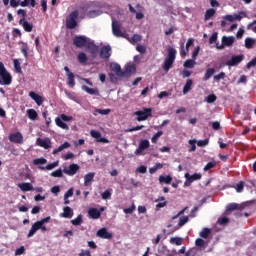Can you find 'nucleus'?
Here are the masks:
<instances>
[{
    "instance_id": "obj_1",
    "label": "nucleus",
    "mask_w": 256,
    "mask_h": 256,
    "mask_svg": "<svg viewBox=\"0 0 256 256\" xmlns=\"http://www.w3.org/2000/svg\"><path fill=\"white\" fill-rule=\"evenodd\" d=\"M175 57H177V50L173 47L168 48V55L164 60L162 69L166 71V73L173 67V63H175Z\"/></svg>"
},
{
    "instance_id": "obj_2",
    "label": "nucleus",
    "mask_w": 256,
    "mask_h": 256,
    "mask_svg": "<svg viewBox=\"0 0 256 256\" xmlns=\"http://www.w3.org/2000/svg\"><path fill=\"white\" fill-rule=\"evenodd\" d=\"M0 85H10L13 81V77L5 68V64L0 62Z\"/></svg>"
},
{
    "instance_id": "obj_3",
    "label": "nucleus",
    "mask_w": 256,
    "mask_h": 256,
    "mask_svg": "<svg viewBox=\"0 0 256 256\" xmlns=\"http://www.w3.org/2000/svg\"><path fill=\"white\" fill-rule=\"evenodd\" d=\"M77 19H79V10H74L66 18V29H75L77 27Z\"/></svg>"
},
{
    "instance_id": "obj_4",
    "label": "nucleus",
    "mask_w": 256,
    "mask_h": 256,
    "mask_svg": "<svg viewBox=\"0 0 256 256\" xmlns=\"http://www.w3.org/2000/svg\"><path fill=\"white\" fill-rule=\"evenodd\" d=\"M90 42L91 40L87 38V36L83 35L75 36L73 38V46L77 47L78 49H83V47L87 48V45H89Z\"/></svg>"
},
{
    "instance_id": "obj_5",
    "label": "nucleus",
    "mask_w": 256,
    "mask_h": 256,
    "mask_svg": "<svg viewBox=\"0 0 256 256\" xmlns=\"http://www.w3.org/2000/svg\"><path fill=\"white\" fill-rule=\"evenodd\" d=\"M235 43V37L233 36H223L222 37V44L219 45V43L216 44V49H225V47H233V44Z\"/></svg>"
},
{
    "instance_id": "obj_6",
    "label": "nucleus",
    "mask_w": 256,
    "mask_h": 256,
    "mask_svg": "<svg viewBox=\"0 0 256 256\" xmlns=\"http://www.w3.org/2000/svg\"><path fill=\"white\" fill-rule=\"evenodd\" d=\"M151 108H144L143 111H136L134 114L137 115V121H146L151 117Z\"/></svg>"
},
{
    "instance_id": "obj_7",
    "label": "nucleus",
    "mask_w": 256,
    "mask_h": 256,
    "mask_svg": "<svg viewBox=\"0 0 256 256\" xmlns=\"http://www.w3.org/2000/svg\"><path fill=\"white\" fill-rule=\"evenodd\" d=\"M112 33L115 37H125L123 31H121V26L119 25V21L112 20Z\"/></svg>"
},
{
    "instance_id": "obj_8",
    "label": "nucleus",
    "mask_w": 256,
    "mask_h": 256,
    "mask_svg": "<svg viewBox=\"0 0 256 256\" xmlns=\"http://www.w3.org/2000/svg\"><path fill=\"white\" fill-rule=\"evenodd\" d=\"M79 169L80 167L78 164H70L68 168L63 169V173H65V175H69V177H73V175L77 174Z\"/></svg>"
},
{
    "instance_id": "obj_9",
    "label": "nucleus",
    "mask_w": 256,
    "mask_h": 256,
    "mask_svg": "<svg viewBox=\"0 0 256 256\" xmlns=\"http://www.w3.org/2000/svg\"><path fill=\"white\" fill-rule=\"evenodd\" d=\"M64 71L66 72V75L68 77V87H75V74H73V72H71V70L67 66L64 67Z\"/></svg>"
},
{
    "instance_id": "obj_10",
    "label": "nucleus",
    "mask_w": 256,
    "mask_h": 256,
    "mask_svg": "<svg viewBox=\"0 0 256 256\" xmlns=\"http://www.w3.org/2000/svg\"><path fill=\"white\" fill-rule=\"evenodd\" d=\"M243 57H244L243 55L232 56L231 59L226 62V65L228 67H235L239 65L241 61H243Z\"/></svg>"
},
{
    "instance_id": "obj_11",
    "label": "nucleus",
    "mask_w": 256,
    "mask_h": 256,
    "mask_svg": "<svg viewBox=\"0 0 256 256\" xmlns=\"http://www.w3.org/2000/svg\"><path fill=\"white\" fill-rule=\"evenodd\" d=\"M112 54V48L109 45L103 46L100 50V59H109Z\"/></svg>"
},
{
    "instance_id": "obj_12",
    "label": "nucleus",
    "mask_w": 256,
    "mask_h": 256,
    "mask_svg": "<svg viewBox=\"0 0 256 256\" xmlns=\"http://www.w3.org/2000/svg\"><path fill=\"white\" fill-rule=\"evenodd\" d=\"M90 135L96 139L97 143H109V139L101 137V132L97 130H91Z\"/></svg>"
},
{
    "instance_id": "obj_13",
    "label": "nucleus",
    "mask_w": 256,
    "mask_h": 256,
    "mask_svg": "<svg viewBox=\"0 0 256 256\" xmlns=\"http://www.w3.org/2000/svg\"><path fill=\"white\" fill-rule=\"evenodd\" d=\"M97 237L101 239H113V234L107 231V228H101L96 233Z\"/></svg>"
},
{
    "instance_id": "obj_14",
    "label": "nucleus",
    "mask_w": 256,
    "mask_h": 256,
    "mask_svg": "<svg viewBox=\"0 0 256 256\" xmlns=\"http://www.w3.org/2000/svg\"><path fill=\"white\" fill-rule=\"evenodd\" d=\"M137 72V67L133 64H127L125 71L122 72L123 77H129Z\"/></svg>"
},
{
    "instance_id": "obj_15",
    "label": "nucleus",
    "mask_w": 256,
    "mask_h": 256,
    "mask_svg": "<svg viewBox=\"0 0 256 256\" xmlns=\"http://www.w3.org/2000/svg\"><path fill=\"white\" fill-rule=\"evenodd\" d=\"M9 141H11V143H18L21 145V143H23V134H21V132L10 134Z\"/></svg>"
},
{
    "instance_id": "obj_16",
    "label": "nucleus",
    "mask_w": 256,
    "mask_h": 256,
    "mask_svg": "<svg viewBox=\"0 0 256 256\" xmlns=\"http://www.w3.org/2000/svg\"><path fill=\"white\" fill-rule=\"evenodd\" d=\"M86 49H88V51H90V53H91V55H93V57H95L97 55V53H99V46H97L95 44V42H93L91 40H90V42H88Z\"/></svg>"
},
{
    "instance_id": "obj_17",
    "label": "nucleus",
    "mask_w": 256,
    "mask_h": 256,
    "mask_svg": "<svg viewBox=\"0 0 256 256\" xmlns=\"http://www.w3.org/2000/svg\"><path fill=\"white\" fill-rule=\"evenodd\" d=\"M110 69L117 75V77H123V70L121 69V65L118 63H111Z\"/></svg>"
},
{
    "instance_id": "obj_18",
    "label": "nucleus",
    "mask_w": 256,
    "mask_h": 256,
    "mask_svg": "<svg viewBox=\"0 0 256 256\" xmlns=\"http://www.w3.org/2000/svg\"><path fill=\"white\" fill-rule=\"evenodd\" d=\"M29 97L35 101L36 105L41 106L43 105V96H40L39 94L35 92H30Z\"/></svg>"
},
{
    "instance_id": "obj_19",
    "label": "nucleus",
    "mask_w": 256,
    "mask_h": 256,
    "mask_svg": "<svg viewBox=\"0 0 256 256\" xmlns=\"http://www.w3.org/2000/svg\"><path fill=\"white\" fill-rule=\"evenodd\" d=\"M19 25H22L24 31L31 33L33 31V24L27 22L25 19H20Z\"/></svg>"
},
{
    "instance_id": "obj_20",
    "label": "nucleus",
    "mask_w": 256,
    "mask_h": 256,
    "mask_svg": "<svg viewBox=\"0 0 256 256\" xmlns=\"http://www.w3.org/2000/svg\"><path fill=\"white\" fill-rule=\"evenodd\" d=\"M39 229H41V226H40L39 222H35L32 225L29 233L27 234V238L31 239V237H33V235H35L39 231Z\"/></svg>"
},
{
    "instance_id": "obj_21",
    "label": "nucleus",
    "mask_w": 256,
    "mask_h": 256,
    "mask_svg": "<svg viewBox=\"0 0 256 256\" xmlns=\"http://www.w3.org/2000/svg\"><path fill=\"white\" fill-rule=\"evenodd\" d=\"M36 143L39 147H43V149H51V141L49 140L37 138Z\"/></svg>"
},
{
    "instance_id": "obj_22",
    "label": "nucleus",
    "mask_w": 256,
    "mask_h": 256,
    "mask_svg": "<svg viewBox=\"0 0 256 256\" xmlns=\"http://www.w3.org/2000/svg\"><path fill=\"white\" fill-rule=\"evenodd\" d=\"M88 215L91 219H99L101 217V211L97 208H90L88 210Z\"/></svg>"
},
{
    "instance_id": "obj_23",
    "label": "nucleus",
    "mask_w": 256,
    "mask_h": 256,
    "mask_svg": "<svg viewBox=\"0 0 256 256\" xmlns=\"http://www.w3.org/2000/svg\"><path fill=\"white\" fill-rule=\"evenodd\" d=\"M241 19H243V16H241V14H228L224 16V20L229 21L230 23H233V21H241Z\"/></svg>"
},
{
    "instance_id": "obj_24",
    "label": "nucleus",
    "mask_w": 256,
    "mask_h": 256,
    "mask_svg": "<svg viewBox=\"0 0 256 256\" xmlns=\"http://www.w3.org/2000/svg\"><path fill=\"white\" fill-rule=\"evenodd\" d=\"M184 177L187 179V181H191L193 183V181H199V179H201V174L194 173L193 175H190L189 172H187L185 173Z\"/></svg>"
},
{
    "instance_id": "obj_25",
    "label": "nucleus",
    "mask_w": 256,
    "mask_h": 256,
    "mask_svg": "<svg viewBox=\"0 0 256 256\" xmlns=\"http://www.w3.org/2000/svg\"><path fill=\"white\" fill-rule=\"evenodd\" d=\"M69 147H71V144L69 142H64L58 148L54 149L52 154L57 155V153H61V151H65V149H69Z\"/></svg>"
},
{
    "instance_id": "obj_26",
    "label": "nucleus",
    "mask_w": 256,
    "mask_h": 256,
    "mask_svg": "<svg viewBox=\"0 0 256 256\" xmlns=\"http://www.w3.org/2000/svg\"><path fill=\"white\" fill-rule=\"evenodd\" d=\"M63 211L64 212L62 213V217H64V219H71V217H73V210L71 207L65 206Z\"/></svg>"
},
{
    "instance_id": "obj_27",
    "label": "nucleus",
    "mask_w": 256,
    "mask_h": 256,
    "mask_svg": "<svg viewBox=\"0 0 256 256\" xmlns=\"http://www.w3.org/2000/svg\"><path fill=\"white\" fill-rule=\"evenodd\" d=\"M55 123H56L57 127H60V129H64L65 131H69V126L67 125V123L63 122V120L60 117H57L55 119Z\"/></svg>"
},
{
    "instance_id": "obj_28",
    "label": "nucleus",
    "mask_w": 256,
    "mask_h": 256,
    "mask_svg": "<svg viewBox=\"0 0 256 256\" xmlns=\"http://www.w3.org/2000/svg\"><path fill=\"white\" fill-rule=\"evenodd\" d=\"M55 167H59V161H55L53 163H50V164L46 165L45 167L44 166H39V169L41 171H45V169L47 171H51V169H55Z\"/></svg>"
},
{
    "instance_id": "obj_29",
    "label": "nucleus",
    "mask_w": 256,
    "mask_h": 256,
    "mask_svg": "<svg viewBox=\"0 0 256 256\" xmlns=\"http://www.w3.org/2000/svg\"><path fill=\"white\" fill-rule=\"evenodd\" d=\"M19 189L21 191L27 192V191H33V184L32 183H20L18 185Z\"/></svg>"
},
{
    "instance_id": "obj_30",
    "label": "nucleus",
    "mask_w": 256,
    "mask_h": 256,
    "mask_svg": "<svg viewBox=\"0 0 256 256\" xmlns=\"http://www.w3.org/2000/svg\"><path fill=\"white\" fill-rule=\"evenodd\" d=\"M27 116L29 119H31V121H37V117H39V114H37V111L35 109H28Z\"/></svg>"
},
{
    "instance_id": "obj_31",
    "label": "nucleus",
    "mask_w": 256,
    "mask_h": 256,
    "mask_svg": "<svg viewBox=\"0 0 256 256\" xmlns=\"http://www.w3.org/2000/svg\"><path fill=\"white\" fill-rule=\"evenodd\" d=\"M83 91H86L89 95H99V90L97 88H90L89 86H82Z\"/></svg>"
},
{
    "instance_id": "obj_32",
    "label": "nucleus",
    "mask_w": 256,
    "mask_h": 256,
    "mask_svg": "<svg viewBox=\"0 0 256 256\" xmlns=\"http://www.w3.org/2000/svg\"><path fill=\"white\" fill-rule=\"evenodd\" d=\"M95 178V172H90L84 176V185L87 187L91 181Z\"/></svg>"
},
{
    "instance_id": "obj_33",
    "label": "nucleus",
    "mask_w": 256,
    "mask_h": 256,
    "mask_svg": "<svg viewBox=\"0 0 256 256\" xmlns=\"http://www.w3.org/2000/svg\"><path fill=\"white\" fill-rule=\"evenodd\" d=\"M256 44L255 38H246L245 39V47L246 49H253V46Z\"/></svg>"
},
{
    "instance_id": "obj_34",
    "label": "nucleus",
    "mask_w": 256,
    "mask_h": 256,
    "mask_svg": "<svg viewBox=\"0 0 256 256\" xmlns=\"http://www.w3.org/2000/svg\"><path fill=\"white\" fill-rule=\"evenodd\" d=\"M171 181H173V178L170 175H168V176L160 175L159 176L160 183H165L166 185H169V184H171Z\"/></svg>"
},
{
    "instance_id": "obj_35",
    "label": "nucleus",
    "mask_w": 256,
    "mask_h": 256,
    "mask_svg": "<svg viewBox=\"0 0 256 256\" xmlns=\"http://www.w3.org/2000/svg\"><path fill=\"white\" fill-rule=\"evenodd\" d=\"M215 75V68H208L204 75V81H209Z\"/></svg>"
},
{
    "instance_id": "obj_36",
    "label": "nucleus",
    "mask_w": 256,
    "mask_h": 256,
    "mask_svg": "<svg viewBox=\"0 0 256 256\" xmlns=\"http://www.w3.org/2000/svg\"><path fill=\"white\" fill-rule=\"evenodd\" d=\"M78 61L81 63V65H85V63L89 61V58H87V54H85V52H80L78 54Z\"/></svg>"
},
{
    "instance_id": "obj_37",
    "label": "nucleus",
    "mask_w": 256,
    "mask_h": 256,
    "mask_svg": "<svg viewBox=\"0 0 256 256\" xmlns=\"http://www.w3.org/2000/svg\"><path fill=\"white\" fill-rule=\"evenodd\" d=\"M192 86H193V80L188 79L186 81V84H185L184 88H183V94L187 95V93H189V91H191Z\"/></svg>"
},
{
    "instance_id": "obj_38",
    "label": "nucleus",
    "mask_w": 256,
    "mask_h": 256,
    "mask_svg": "<svg viewBox=\"0 0 256 256\" xmlns=\"http://www.w3.org/2000/svg\"><path fill=\"white\" fill-rule=\"evenodd\" d=\"M195 65H197V62H195V60L192 59H188L184 62V67L185 69H193V67H195Z\"/></svg>"
},
{
    "instance_id": "obj_39",
    "label": "nucleus",
    "mask_w": 256,
    "mask_h": 256,
    "mask_svg": "<svg viewBox=\"0 0 256 256\" xmlns=\"http://www.w3.org/2000/svg\"><path fill=\"white\" fill-rule=\"evenodd\" d=\"M199 235L202 237V239H207L211 235V229L203 228Z\"/></svg>"
},
{
    "instance_id": "obj_40",
    "label": "nucleus",
    "mask_w": 256,
    "mask_h": 256,
    "mask_svg": "<svg viewBox=\"0 0 256 256\" xmlns=\"http://www.w3.org/2000/svg\"><path fill=\"white\" fill-rule=\"evenodd\" d=\"M236 209H239V211H241L243 207L237 203H231L227 206V211H236Z\"/></svg>"
},
{
    "instance_id": "obj_41",
    "label": "nucleus",
    "mask_w": 256,
    "mask_h": 256,
    "mask_svg": "<svg viewBox=\"0 0 256 256\" xmlns=\"http://www.w3.org/2000/svg\"><path fill=\"white\" fill-rule=\"evenodd\" d=\"M214 15H215V9H213V8L207 9L205 12V21H209V19L211 17H213Z\"/></svg>"
},
{
    "instance_id": "obj_42",
    "label": "nucleus",
    "mask_w": 256,
    "mask_h": 256,
    "mask_svg": "<svg viewBox=\"0 0 256 256\" xmlns=\"http://www.w3.org/2000/svg\"><path fill=\"white\" fill-rule=\"evenodd\" d=\"M97 113L99 115H109V113H111V109L107 108V109H96L94 112V115H97Z\"/></svg>"
},
{
    "instance_id": "obj_43",
    "label": "nucleus",
    "mask_w": 256,
    "mask_h": 256,
    "mask_svg": "<svg viewBox=\"0 0 256 256\" xmlns=\"http://www.w3.org/2000/svg\"><path fill=\"white\" fill-rule=\"evenodd\" d=\"M72 225H81V223H83V216L82 215H78L75 219L71 220Z\"/></svg>"
},
{
    "instance_id": "obj_44",
    "label": "nucleus",
    "mask_w": 256,
    "mask_h": 256,
    "mask_svg": "<svg viewBox=\"0 0 256 256\" xmlns=\"http://www.w3.org/2000/svg\"><path fill=\"white\" fill-rule=\"evenodd\" d=\"M47 163V159L41 157V158H36L33 160V165H45Z\"/></svg>"
},
{
    "instance_id": "obj_45",
    "label": "nucleus",
    "mask_w": 256,
    "mask_h": 256,
    "mask_svg": "<svg viewBox=\"0 0 256 256\" xmlns=\"http://www.w3.org/2000/svg\"><path fill=\"white\" fill-rule=\"evenodd\" d=\"M186 223H189V216H182L179 219L178 227H183Z\"/></svg>"
},
{
    "instance_id": "obj_46",
    "label": "nucleus",
    "mask_w": 256,
    "mask_h": 256,
    "mask_svg": "<svg viewBox=\"0 0 256 256\" xmlns=\"http://www.w3.org/2000/svg\"><path fill=\"white\" fill-rule=\"evenodd\" d=\"M214 167H217V162L213 161V162H208L205 166H204V171H211V169H213Z\"/></svg>"
},
{
    "instance_id": "obj_47",
    "label": "nucleus",
    "mask_w": 256,
    "mask_h": 256,
    "mask_svg": "<svg viewBox=\"0 0 256 256\" xmlns=\"http://www.w3.org/2000/svg\"><path fill=\"white\" fill-rule=\"evenodd\" d=\"M206 103H215V101H217V96L215 94H209L206 98H205Z\"/></svg>"
},
{
    "instance_id": "obj_48",
    "label": "nucleus",
    "mask_w": 256,
    "mask_h": 256,
    "mask_svg": "<svg viewBox=\"0 0 256 256\" xmlns=\"http://www.w3.org/2000/svg\"><path fill=\"white\" fill-rule=\"evenodd\" d=\"M170 243H174L175 245H182L183 244V238L172 237L170 239Z\"/></svg>"
},
{
    "instance_id": "obj_49",
    "label": "nucleus",
    "mask_w": 256,
    "mask_h": 256,
    "mask_svg": "<svg viewBox=\"0 0 256 256\" xmlns=\"http://www.w3.org/2000/svg\"><path fill=\"white\" fill-rule=\"evenodd\" d=\"M189 145H191V148L189 149L190 153H193V151L197 150V140H189Z\"/></svg>"
},
{
    "instance_id": "obj_50",
    "label": "nucleus",
    "mask_w": 256,
    "mask_h": 256,
    "mask_svg": "<svg viewBox=\"0 0 256 256\" xmlns=\"http://www.w3.org/2000/svg\"><path fill=\"white\" fill-rule=\"evenodd\" d=\"M13 63H14V69L17 73H21L22 70H21V63H19V60L17 59H14L13 60Z\"/></svg>"
},
{
    "instance_id": "obj_51",
    "label": "nucleus",
    "mask_w": 256,
    "mask_h": 256,
    "mask_svg": "<svg viewBox=\"0 0 256 256\" xmlns=\"http://www.w3.org/2000/svg\"><path fill=\"white\" fill-rule=\"evenodd\" d=\"M51 177H63V170L60 168L56 171H53L51 174H50Z\"/></svg>"
},
{
    "instance_id": "obj_52",
    "label": "nucleus",
    "mask_w": 256,
    "mask_h": 256,
    "mask_svg": "<svg viewBox=\"0 0 256 256\" xmlns=\"http://www.w3.org/2000/svg\"><path fill=\"white\" fill-rule=\"evenodd\" d=\"M244 187H245V182H244V181H240V182L236 185V191H237V193H242Z\"/></svg>"
},
{
    "instance_id": "obj_53",
    "label": "nucleus",
    "mask_w": 256,
    "mask_h": 256,
    "mask_svg": "<svg viewBox=\"0 0 256 256\" xmlns=\"http://www.w3.org/2000/svg\"><path fill=\"white\" fill-rule=\"evenodd\" d=\"M218 225H227L229 223V218L227 216L221 217L217 221Z\"/></svg>"
},
{
    "instance_id": "obj_54",
    "label": "nucleus",
    "mask_w": 256,
    "mask_h": 256,
    "mask_svg": "<svg viewBox=\"0 0 256 256\" xmlns=\"http://www.w3.org/2000/svg\"><path fill=\"white\" fill-rule=\"evenodd\" d=\"M163 135V131H158L156 134L153 135L151 141L152 143H157L159 137Z\"/></svg>"
},
{
    "instance_id": "obj_55",
    "label": "nucleus",
    "mask_w": 256,
    "mask_h": 256,
    "mask_svg": "<svg viewBox=\"0 0 256 256\" xmlns=\"http://www.w3.org/2000/svg\"><path fill=\"white\" fill-rule=\"evenodd\" d=\"M142 40H143V37L139 34H134L132 37L133 43H141Z\"/></svg>"
},
{
    "instance_id": "obj_56",
    "label": "nucleus",
    "mask_w": 256,
    "mask_h": 256,
    "mask_svg": "<svg viewBox=\"0 0 256 256\" xmlns=\"http://www.w3.org/2000/svg\"><path fill=\"white\" fill-rule=\"evenodd\" d=\"M139 147L142 149H149V140H142L139 144Z\"/></svg>"
},
{
    "instance_id": "obj_57",
    "label": "nucleus",
    "mask_w": 256,
    "mask_h": 256,
    "mask_svg": "<svg viewBox=\"0 0 256 256\" xmlns=\"http://www.w3.org/2000/svg\"><path fill=\"white\" fill-rule=\"evenodd\" d=\"M144 127L145 126L140 125L133 128H129L128 130H126V133H133V131H141V129H143Z\"/></svg>"
},
{
    "instance_id": "obj_58",
    "label": "nucleus",
    "mask_w": 256,
    "mask_h": 256,
    "mask_svg": "<svg viewBox=\"0 0 256 256\" xmlns=\"http://www.w3.org/2000/svg\"><path fill=\"white\" fill-rule=\"evenodd\" d=\"M102 199L107 200L111 199V191L106 190L101 194Z\"/></svg>"
},
{
    "instance_id": "obj_59",
    "label": "nucleus",
    "mask_w": 256,
    "mask_h": 256,
    "mask_svg": "<svg viewBox=\"0 0 256 256\" xmlns=\"http://www.w3.org/2000/svg\"><path fill=\"white\" fill-rule=\"evenodd\" d=\"M210 45H213V43H217V32H214L210 38H209Z\"/></svg>"
},
{
    "instance_id": "obj_60",
    "label": "nucleus",
    "mask_w": 256,
    "mask_h": 256,
    "mask_svg": "<svg viewBox=\"0 0 256 256\" xmlns=\"http://www.w3.org/2000/svg\"><path fill=\"white\" fill-rule=\"evenodd\" d=\"M197 145L198 147H206V145H209V139L199 140Z\"/></svg>"
},
{
    "instance_id": "obj_61",
    "label": "nucleus",
    "mask_w": 256,
    "mask_h": 256,
    "mask_svg": "<svg viewBox=\"0 0 256 256\" xmlns=\"http://www.w3.org/2000/svg\"><path fill=\"white\" fill-rule=\"evenodd\" d=\"M195 245H196V247H204L205 240H203L201 238H198V239L195 240Z\"/></svg>"
},
{
    "instance_id": "obj_62",
    "label": "nucleus",
    "mask_w": 256,
    "mask_h": 256,
    "mask_svg": "<svg viewBox=\"0 0 256 256\" xmlns=\"http://www.w3.org/2000/svg\"><path fill=\"white\" fill-rule=\"evenodd\" d=\"M60 118L62 121H71L73 119V116H67L66 114H61Z\"/></svg>"
},
{
    "instance_id": "obj_63",
    "label": "nucleus",
    "mask_w": 256,
    "mask_h": 256,
    "mask_svg": "<svg viewBox=\"0 0 256 256\" xmlns=\"http://www.w3.org/2000/svg\"><path fill=\"white\" fill-rule=\"evenodd\" d=\"M225 77V72H221L218 75L214 76V81H221V79H223Z\"/></svg>"
},
{
    "instance_id": "obj_64",
    "label": "nucleus",
    "mask_w": 256,
    "mask_h": 256,
    "mask_svg": "<svg viewBox=\"0 0 256 256\" xmlns=\"http://www.w3.org/2000/svg\"><path fill=\"white\" fill-rule=\"evenodd\" d=\"M79 256H91V251H89V250H82L79 253Z\"/></svg>"
}]
</instances>
